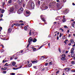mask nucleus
<instances>
[{"mask_svg":"<svg viewBox=\"0 0 75 75\" xmlns=\"http://www.w3.org/2000/svg\"><path fill=\"white\" fill-rule=\"evenodd\" d=\"M27 5L28 8H32V9H33L35 6L34 4L33 3H32V1L31 0L29 1Z\"/></svg>","mask_w":75,"mask_h":75,"instance_id":"nucleus-1","label":"nucleus"},{"mask_svg":"<svg viewBox=\"0 0 75 75\" xmlns=\"http://www.w3.org/2000/svg\"><path fill=\"white\" fill-rule=\"evenodd\" d=\"M71 56L72 57H75V54H74V48H72L71 50Z\"/></svg>","mask_w":75,"mask_h":75,"instance_id":"nucleus-2","label":"nucleus"},{"mask_svg":"<svg viewBox=\"0 0 75 75\" xmlns=\"http://www.w3.org/2000/svg\"><path fill=\"white\" fill-rule=\"evenodd\" d=\"M66 56H65V54H62V57L61 58V60L63 61H64L65 60H66Z\"/></svg>","mask_w":75,"mask_h":75,"instance_id":"nucleus-3","label":"nucleus"},{"mask_svg":"<svg viewBox=\"0 0 75 75\" xmlns=\"http://www.w3.org/2000/svg\"><path fill=\"white\" fill-rule=\"evenodd\" d=\"M23 8H21L18 11H17V12L18 14H20L22 12H23Z\"/></svg>","mask_w":75,"mask_h":75,"instance_id":"nucleus-4","label":"nucleus"},{"mask_svg":"<svg viewBox=\"0 0 75 75\" xmlns=\"http://www.w3.org/2000/svg\"><path fill=\"white\" fill-rule=\"evenodd\" d=\"M33 39L31 38V37H30L29 38L28 40V41L29 44H30L31 41H33Z\"/></svg>","mask_w":75,"mask_h":75,"instance_id":"nucleus-5","label":"nucleus"},{"mask_svg":"<svg viewBox=\"0 0 75 75\" xmlns=\"http://www.w3.org/2000/svg\"><path fill=\"white\" fill-rule=\"evenodd\" d=\"M23 0H18V3L20 5H21L23 3Z\"/></svg>","mask_w":75,"mask_h":75,"instance_id":"nucleus-6","label":"nucleus"},{"mask_svg":"<svg viewBox=\"0 0 75 75\" xmlns=\"http://www.w3.org/2000/svg\"><path fill=\"white\" fill-rule=\"evenodd\" d=\"M65 70L67 72H68V71H70V68H67L66 69H65Z\"/></svg>","mask_w":75,"mask_h":75,"instance_id":"nucleus-7","label":"nucleus"},{"mask_svg":"<svg viewBox=\"0 0 75 75\" xmlns=\"http://www.w3.org/2000/svg\"><path fill=\"white\" fill-rule=\"evenodd\" d=\"M57 5L58 6H62V4L61 3H57Z\"/></svg>","mask_w":75,"mask_h":75,"instance_id":"nucleus-8","label":"nucleus"},{"mask_svg":"<svg viewBox=\"0 0 75 75\" xmlns=\"http://www.w3.org/2000/svg\"><path fill=\"white\" fill-rule=\"evenodd\" d=\"M14 10V8H11L10 10V11L11 13V12H12V11H13Z\"/></svg>","mask_w":75,"mask_h":75,"instance_id":"nucleus-9","label":"nucleus"},{"mask_svg":"<svg viewBox=\"0 0 75 75\" xmlns=\"http://www.w3.org/2000/svg\"><path fill=\"white\" fill-rule=\"evenodd\" d=\"M11 28H9L8 30V33H11Z\"/></svg>","mask_w":75,"mask_h":75,"instance_id":"nucleus-10","label":"nucleus"},{"mask_svg":"<svg viewBox=\"0 0 75 75\" xmlns=\"http://www.w3.org/2000/svg\"><path fill=\"white\" fill-rule=\"evenodd\" d=\"M42 21H44V22L45 23V24H47V23H45V18H42Z\"/></svg>","mask_w":75,"mask_h":75,"instance_id":"nucleus-11","label":"nucleus"},{"mask_svg":"<svg viewBox=\"0 0 75 75\" xmlns=\"http://www.w3.org/2000/svg\"><path fill=\"white\" fill-rule=\"evenodd\" d=\"M13 25H17V26H20V24L19 23H14Z\"/></svg>","mask_w":75,"mask_h":75,"instance_id":"nucleus-12","label":"nucleus"},{"mask_svg":"<svg viewBox=\"0 0 75 75\" xmlns=\"http://www.w3.org/2000/svg\"><path fill=\"white\" fill-rule=\"evenodd\" d=\"M25 11L26 13V14H28L30 13V11L27 10H25Z\"/></svg>","mask_w":75,"mask_h":75,"instance_id":"nucleus-13","label":"nucleus"},{"mask_svg":"<svg viewBox=\"0 0 75 75\" xmlns=\"http://www.w3.org/2000/svg\"><path fill=\"white\" fill-rule=\"evenodd\" d=\"M63 23H65L66 21V19L65 18H64L62 20Z\"/></svg>","mask_w":75,"mask_h":75,"instance_id":"nucleus-14","label":"nucleus"},{"mask_svg":"<svg viewBox=\"0 0 75 75\" xmlns=\"http://www.w3.org/2000/svg\"><path fill=\"white\" fill-rule=\"evenodd\" d=\"M70 42L71 44H74V41L73 40H70Z\"/></svg>","mask_w":75,"mask_h":75,"instance_id":"nucleus-15","label":"nucleus"},{"mask_svg":"<svg viewBox=\"0 0 75 75\" xmlns=\"http://www.w3.org/2000/svg\"><path fill=\"white\" fill-rule=\"evenodd\" d=\"M37 60L36 61H32V62L33 63V64H35V63H36V62L37 63Z\"/></svg>","mask_w":75,"mask_h":75,"instance_id":"nucleus-16","label":"nucleus"},{"mask_svg":"<svg viewBox=\"0 0 75 75\" xmlns=\"http://www.w3.org/2000/svg\"><path fill=\"white\" fill-rule=\"evenodd\" d=\"M37 41V39L35 38H34V39L33 40V42H35Z\"/></svg>","mask_w":75,"mask_h":75,"instance_id":"nucleus-17","label":"nucleus"},{"mask_svg":"<svg viewBox=\"0 0 75 75\" xmlns=\"http://www.w3.org/2000/svg\"><path fill=\"white\" fill-rule=\"evenodd\" d=\"M12 65L13 66H14L16 65V63L15 62H13L12 63Z\"/></svg>","mask_w":75,"mask_h":75,"instance_id":"nucleus-18","label":"nucleus"},{"mask_svg":"<svg viewBox=\"0 0 75 75\" xmlns=\"http://www.w3.org/2000/svg\"><path fill=\"white\" fill-rule=\"evenodd\" d=\"M49 65H52L53 64V63H52V62H50L49 63Z\"/></svg>","mask_w":75,"mask_h":75,"instance_id":"nucleus-19","label":"nucleus"},{"mask_svg":"<svg viewBox=\"0 0 75 75\" xmlns=\"http://www.w3.org/2000/svg\"><path fill=\"white\" fill-rule=\"evenodd\" d=\"M24 30H28V29H27V27L26 26L25 27Z\"/></svg>","mask_w":75,"mask_h":75,"instance_id":"nucleus-20","label":"nucleus"},{"mask_svg":"<svg viewBox=\"0 0 75 75\" xmlns=\"http://www.w3.org/2000/svg\"><path fill=\"white\" fill-rule=\"evenodd\" d=\"M12 2V1L11 0H9L8 1V3H9L10 4Z\"/></svg>","mask_w":75,"mask_h":75,"instance_id":"nucleus-21","label":"nucleus"},{"mask_svg":"<svg viewBox=\"0 0 75 75\" xmlns=\"http://www.w3.org/2000/svg\"><path fill=\"white\" fill-rule=\"evenodd\" d=\"M64 13H65V14H67L68 13V12H67V10H66L64 12Z\"/></svg>","mask_w":75,"mask_h":75,"instance_id":"nucleus-22","label":"nucleus"},{"mask_svg":"<svg viewBox=\"0 0 75 75\" xmlns=\"http://www.w3.org/2000/svg\"><path fill=\"white\" fill-rule=\"evenodd\" d=\"M4 9H2L1 11V13H4Z\"/></svg>","mask_w":75,"mask_h":75,"instance_id":"nucleus-23","label":"nucleus"},{"mask_svg":"<svg viewBox=\"0 0 75 75\" xmlns=\"http://www.w3.org/2000/svg\"><path fill=\"white\" fill-rule=\"evenodd\" d=\"M71 25L73 27H74L75 25L73 23L71 24Z\"/></svg>","mask_w":75,"mask_h":75,"instance_id":"nucleus-24","label":"nucleus"},{"mask_svg":"<svg viewBox=\"0 0 75 75\" xmlns=\"http://www.w3.org/2000/svg\"><path fill=\"white\" fill-rule=\"evenodd\" d=\"M32 66V64H30L28 65V67H31Z\"/></svg>","mask_w":75,"mask_h":75,"instance_id":"nucleus-25","label":"nucleus"},{"mask_svg":"<svg viewBox=\"0 0 75 75\" xmlns=\"http://www.w3.org/2000/svg\"><path fill=\"white\" fill-rule=\"evenodd\" d=\"M27 63H28V64H29L30 63V62H29L28 61H26L25 63L27 64Z\"/></svg>","mask_w":75,"mask_h":75,"instance_id":"nucleus-26","label":"nucleus"},{"mask_svg":"<svg viewBox=\"0 0 75 75\" xmlns=\"http://www.w3.org/2000/svg\"><path fill=\"white\" fill-rule=\"evenodd\" d=\"M36 50H37V48H34V49H33V51H36Z\"/></svg>","mask_w":75,"mask_h":75,"instance_id":"nucleus-27","label":"nucleus"},{"mask_svg":"<svg viewBox=\"0 0 75 75\" xmlns=\"http://www.w3.org/2000/svg\"><path fill=\"white\" fill-rule=\"evenodd\" d=\"M7 60H3L2 61L3 62V63H4V62H7Z\"/></svg>","mask_w":75,"mask_h":75,"instance_id":"nucleus-28","label":"nucleus"},{"mask_svg":"<svg viewBox=\"0 0 75 75\" xmlns=\"http://www.w3.org/2000/svg\"><path fill=\"white\" fill-rule=\"evenodd\" d=\"M40 3H41V2L40 1H38V4H39V5H40Z\"/></svg>","mask_w":75,"mask_h":75,"instance_id":"nucleus-29","label":"nucleus"},{"mask_svg":"<svg viewBox=\"0 0 75 75\" xmlns=\"http://www.w3.org/2000/svg\"><path fill=\"white\" fill-rule=\"evenodd\" d=\"M71 64H75V62H74V61H72L71 62Z\"/></svg>","mask_w":75,"mask_h":75,"instance_id":"nucleus-30","label":"nucleus"},{"mask_svg":"<svg viewBox=\"0 0 75 75\" xmlns=\"http://www.w3.org/2000/svg\"><path fill=\"white\" fill-rule=\"evenodd\" d=\"M59 52H61V49H60V48H59Z\"/></svg>","mask_w":75,"mask_h":75,"instance_id":"nucleus-31","label":"nucleus"},{"mask_svg":"<svg viewBox=\"0 0 75 75\" xmlns=\"http://www.w3.org/2000/svg\"><path fill=\"white\" fill-rule=\"evenodd\" d=\"M64 28H68V27H67V25H64Z\"/></svg>","mask_w":75,"mask_h":75,"instance_id":"nucleus-32","label":"nucleus"},{"mask_svg":"<svg viewBox=\"0 0 75 75\" xmlns=\"http://www.w3.org/2000/svg\"><path fill=\"white\" fill-rule=\"evenodd\" d=\"M11 75H15V73H11Z\"/></svg>","mask_w":75,"mask_h":75,"instance_id":"nucleus-33","label":"nucleus"},{"mask_svg":"<svg viewBox=\"0 0 75 75\" xmlns=\"http://www.w3.org/2000/svg\"><path fill=\"white\" fill-rule=\"evenodd\" d=\"M13 69L14 70H16V69H18V68H16H16H13Z\"/></svg>","mask_w":75,"mask_h":75,"instance_id":"nucleus-34","label":"nucleus"},{"mask_svg":"<svg viewBox=\"0 0 75 75\" xmlns=\"http://www.w3.org/2000/svg\"><path fill=\"white\" fill-rule=\"evenodd\" d=\"M60 30H62V32H64V30H63V29H62L61 28H60Z\"/></svg>","mask_w":75,"mask_h":75,"instance_id":"nucleus-35","label":"nucleus"},{"mask_svg":"<svg viewBox=\"0 0 75 75\" xmlns=\"http://www.w3.org/2000/svg\"><path fill=\"white\" fill-rule=\"evenodd\" d=\"M25 4H23V7H24L25 6Z\"/></svg>","mask_w":75,"mask_h":75,"instance_id":"nucleus-36","label":"nucleus"},{"mask_svg":"<svg viewBox=\"0 0 75 75\" xmlns=\"http://www.w3.org/2000/svg\"><path fill=\"white\" fill-rule=\"evenodd\" d=\"M59 71L58 70V71H57V72H56V74H58V73H59Z\"/></svg>","mask_w":75,"mask_h":75,"instance_id":"nucleus-37","label":"nucleus"},{"mask_svg":"<svg viewBox=\"0 0 75 75\" xmlns=\"http://www.w3.org/2000/svg\"><path fill=\"white\" fill-rule=\"evenodd\" d=\"M23 66H20V67H18V69H20V68H21Z\"/></svg>","mask_w":75,"mask_h":75,"instance_id":"nucleus-38","label":"nucleus"},{"mask_svg":"<svg viewBox=\"0 0 75 75\" xmlns=\"http://www.w3.org/2000/svg\"><path fill=\"white\" fill-rule=\"evenodd\" d=\"M62 36V35H61V33L60 34V35L59 36V37H61Z\"/></svg>","mask_w":75,"mask_h":75,"instance_id":"nucleus-39","label":"nucleus"},{"mask_svg":"<svg viewBox=\"0 0 75 75\" xmlns=\"http://www.w3.org/2000/svg\"><path fill=\"white\" fill-rule=\"evenodd\" d=\"M29 35H31V30L29 32Z\"/></svg>","mask_w":75,"mask_h":75,"instance_id":"nucleus-40","label":"nucleus"},{"mask_svg":"<svg viewBox=\"0 0 75 75\" xmlns=\"http://www.w3.org/2000/svg\"><path fill=\"white\" fill-rule=\"evenodd\" d=\"M1 18H2V17H3V14H1Z\"/></svg>","mask_w":75,"mask_h":75,"instance_id":"nucleus-41","label":"nucleus"},{"mask_svg":"<svg viewBox=\"0 0 75 75\" xmlns=\"http://www.w3.org/2000/svg\"><path fill=\"white\" fill-rule=\"evenodd\" d=\"M20 52L21 53H23V51L21 50Z\"/></svg>","mask_w":75,"mask_h":75,"instance_id":"nucleus-42","label":"nucleus"},{"mask_svg":"<svg viewBox=\"0 0 75 75\" xmlns=\"http://www.w3.org/2000/svg\"><path fill=\"white\" fill-rule=\"evenodd\" d=\"M6 69H7L6 68V67L4 68V70H6Z\"/></svg>","mask_w":75,"mask_h":75,"instance_id":"nucleus-43","label":"nucleus"},{"mask_svg":"<svg viewBox=\"0 0 75 75\" xmlns=\"http://www.w3.org/2000/svg\"><path fill=\"white\" fill-rule=\"evenodd\" d=\"M3 73H4V74H6V71H3Z\"/></svg>","mask_w":75,"mask_h":75,"instance_id":"nucleus-44","label":"nucleus"},{"mask_svg":"<svg viewBox=\"0 0 75 75\" xmlns=\"http://www.w3.org/2000/svg\"><path fill=\"white\" fill-rule=\"evenodd\" d=\"M19 22L20 23H23V21H22L21 20L19 21Z\"/></svg>","mask_w":75,"mask_h":75,"instance_id":"nucleus-45","label":"nucleus"},{"mask_svg":"<svg viewBox=\"0 0 75 75\" xmlns=\"http://www.w3.org/2000/svg\"><path fill=\"white\" fill-rule=\"evenodd\" d=\"M43 46L42 45H41V46H40V47L39 48V50H40V48H42V47Z\"/></svg>","mask_w":75,"mask_h":75,"instance_id":"nucleus-46","label":"nucleus"},{"mask_svg":"<svg viewBox=\"0 0 75 75\" xmlns=\"http://www.w3.org/2000/svg\"><path fill=\"white\" fill-rule=\"evenodd\" d=\"M45 8H46V9H47V8H48V7H47V6H45Z\"/></svg>","mask_w":75,"mask_h":75,"instance_id":"nucleus-47","label":"nucleus"},{"mask_svg":"<svg viewBox=\"0 0 75 75\" xmlns=\"http://www.w3.org/2000/svg\"><path fill=\"white\" fill-rule=\"evenodd\" d=\"M18 59V57H16L14 58V59Z\"/></svg>","mask_w":75,"mask_h":75,"instance_id":"nucleus-48","label":"nucleus"},{"mask_svg":"<svg viewBox=\"0 0 75 75\" xmlns=\"http://www.w3.org/2000/svg\"><path fill=\"white\" fill-rule=\"evenodd\" d=\"M44 70H45V68H44L42 70V71H44Z\"/></svg>","mask_w":75,"mask_h":75,"instance_id":"nucleus-49","label":"nucleus"},{"mask_svg":"<svg viewBox=\"0 0 75 75\" xmlns=\"http://www.w3.org/2000/svg\"><path fill=\"white\" fill-rule=\"evenodd\" d=\"M1 46L2 47V48H4V46L3 45H1Z\"/></svg>","mask_w":75,"mask_h":75,"instance_id":"nucleus-50","label":"nucleus"},{"mask_svg":"<svg viewBox=\"0 0 75 75\" xmlns=\"http://www.w3.org/2000/svg\"><path fill=\"white\" fill-rule=\"evenodd\" d=\"M71 34H69V35L68 37H71Z\"/></svg>","mask_w":75,"mask_h":75,"instance_id":"nucleus-51","label":"nucleus"},{"mask_svg":"<svg viewBox=\"0 0 75 75\" xmlns=\"http://www.w3.org/2000/svg\"><path fill=\"white\" fill-rule=\"evenodd\" d=\"M57 40H59V36H57Z\"/></svg>","mask_w":75,"mask_h":75,"instance_id":"nucleus-52","label":"nucleus"},{"mask_svg":"<svg viewBox=\"0 0 75 75\" xmlns=\"http://www.w3.org/2000/svg\"><path fill=\"white\" fill-rule=\"evenodd\" d=\"M21 25H24V23H22L21 24Z\"/></svg>","mask_w":75,"mask_h":75,"instance_id":"nucleus-53","label":"nucleus"},{"mask_svg":"<svg viewBox=\"0 0 75 75\" xmlns=\"http://www.w3.org/2000/svg\"><path fill=\"white\" fill-rule=\"evenodd\" d=\"M45 65L46 66L48 65V63H45Z\"/></svg>","mask_w":75,"mask_h":75,"instance_id":"nucleus-54","label":"nucleus"},{"mask_svg":"<svg viewBox=\"0 0 75 75\" xmlns=\"http://www.w3.org/2000/svg\"><path fill=\"white\" fill-rule=\"evenodd\" d=\"M1 51L3 52H4V50H1Z\"/></svg>","mask_w":75,"mask_h":75,"instance_id":"nucleus-55","label":"nucleus"},{"mask_svg":"<svg viewBox=\"0 0 75 75\" xmlns=\"http://www.w3.org/2000/svg\"><path fill=\"white\" fill-rule=\"evenodd\" d=\"M68 45H71V43H70L68 44Z\"/></svg>","mask_w":75,"mask_h":75,"instance_id":"nucleus-56","label":"nucleus"},{"mask_svg":"<svg viewBox=\"0 0 75 75\" xmlns=\"http://www.w3.org/2000/svg\"><path fill=\"white\" fill-rule=\"evenodd\" d=\"M72 5H73V6H75V4H74V3H72Z\"/></svg>","mask_w":75,"mask_h":75,"instance_id":"nucleus-57","label":"nucleus"},{"mask_svg":"<svg viewBox=\"0 0 75 75\" xmlns=\"http://www.w3.org/2000/svg\"><path fill=\"white\" fill-rule=\"evenodd\" d=\"M67 32L68 34L69 32V30H67Z\"/></svg>","mask_w":75,"mask_h":75,"instance_id":"nucleus-58","label":"nucleus"},{"mask_svg":"<svg viewBox=\"0 0 75 75\" xmlns=\"http://www.w3.org/2000/svg\"><path fill=\"white\" fill-rule=\"evenodd\" d=\"M0 29H1V30H2V27H0Z\"/></svg>","mask_w":75,"mask_h":75,"instance_id":"nucleus-59","label":"nucleus"},{"mask_svg":"<svg viewBox=\"0 0 75 75\" xmlns=\"http://www.w3.org/2000/svg\"><path fill=\"white\" fill-rule=\"evenodd\" d=\"M7 64H8V63H6V64H5L4 66H6V65H7Z\"/></svg>","mask_w":75,"mask_h":75,"instance_id":"nucleus-60","label":"nucleus"},{"mask_svg":"<svg viewBox=\"0 0 75 75\" xmlns=\"http://www.w3.org/2000/svg\"><path fill=\"white\" fill-rule=\"evenodd\" d=\"M72 47H75V43H74V44L73 45Z\"/></svg>","mask_w":75,"mask_h":75,"instance_id":"nucleus-61","label":"nucleus"},{"mask_svg":"<svg viewBox=\"0 0 75 75\" xmlns=\"http://www.w3.org/2000/svg\"><path fill=\"white\" fill-rule=\"evenodd\" d=\"M56 1L57 2H59V0H56Z\"/></svg>","mask_w":75,"mask_h":75,"instance_id":"nucleus-62","label":"nucleus"},{"mask_svg":"<svg viewBox=\"0 0 75 75\" xmlns=\"http://www.w3.org/2000/svg\"><path fill=\"white\" fill-rule=\"evenodd\" d=\"M34 68H37V67L36 66H33Z\"/></svg>","mask_w":75,"mask_h":75,"instance_id":"nucleus-63","label":"nucleus"},{"mask_svg":"<svg viewBox=\"0 0 75 75\" xmlns=\"http://www.w3.org/2000/svg\"><path fill=\"white\" fill-rule=\"evenodd\" d=\"M13 26L14 25H12L11 26V27H13Z\"/></svg>","mask_w":75,"mask_h":75,"instance_id":"nucleus-64","label":"nucleus"}]
</instances>
